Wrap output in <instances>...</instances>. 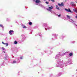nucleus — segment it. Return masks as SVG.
<instances>
[{
  "label": "nucleus",
  "instance_id": "nucleus-16",
  "mask_svg": "<svg viewBox=\"0 0 77 77\" xmlns=\"http://www.w3.org/2000/svg\"><path fill=\"white\" fill-rule=\"evenodd\" d=\"M2 49L3 50H5V48H4V47H2Z\"/></svg>",
  "mask_w": 77,
  "mask_h": 77
},
{
  "label": "nucleus",
  "instance_id": "nucleus-18",
  "mask_svg": "<svg viewBox=\"0 0 77 77\" xmlns=\"http://www.w3.org/2000/svg\"><path fill=\"white\" fill-rule=\"evenodd\" d=\"M23 28H27V27L26 26H24Z\"/></svg>",
  "mask_w": 77,
  "mask_h": 77
},
{
  "label": "nucleus",
  "instance_id": "nucleus-21",
  "mask_svg": "<svg viewBox=\"0 0 77 77\" xmlns=\"http://www.w3.org/2000/svg\"><path fill=\"white\" fill-rule=\"evenodd\" d=\"M2 43L3 44H5V43H4V42H2Z\"/></svg>",
  "mask_w": 77,
  "mask_h": 77
},
{
  "label": "nucleus",
  "instance_id": "nucleus-6",
  "mask_svg": "<svg viewBox=\"0 0 77 77\" xmlns=\"http://www.w3.org/2000/svg\"><path fill=\"white\" fill-rule=\"evenodd\" d=\"M73 11H74V12H75L77 13V9H73Z\"/></svg>",
  "mask_w": 77,
  "mask_h": 77
},
{
  "label": "nucleus",
  "instance_id": "nucleus-13",
  "mask_svg": "<svg viewBox=\"0 0 77 77\" xmlns=\"http://www.w3.org/2000/svg\"><path fill=\"white\" fill-rule=\"evenodd\" d=\"M67 18H70V16H69L68 15H67Z\"/></svg>",
  "mask_w": 77,
  "mask_h": 77
},
{
  "label": "nucleus",
  "instance_id": "nucleus-3",
  "mask_svg": "<svg viewBox=\"0 0 77 77\" xmlns=\"http://www.w3.org/2000/svg\"><path fill=\"white\" fill-rule=\"evenodd\" d=\"M58 6H64V4H63V3L62 2V3H61V4H59V3H58Z\"/></svg>",
  "mask_w": 77,
  "mask_h": 77
},
{
  "label": "nucleus",
  "instance_id": "nucleus-7",
  "mask_svg": "<svg viewBox=\"0 0 77 77\" xmlns=\"http://www.w3.org/2000/svg\"><path fill=\"white\" fill-rule=\"evenodd\" d=\"M56 7L57 9L58 10H59V7H58V6L56 5Z\"/></svg>",
  "mask_w": 77,
  "mask_h": 77
},
{
  "label": "nucleus",
  "instance_id": "nucleus-9",
  "mask_svg": "<svg viewBox=\"0 0 77 77\" xmlns=\"http://www.w3.org/2000/svg\"><path fill=\"white\" fill-rule=\"evenodd\" d=\"M71 5H74V2H71Z\"/></svg>",
  "mask_w": 77,
  "mask_h": 77
},
{
  "label": "nucleus",
  "instance_id": "nucleus-22",
  "mask_svg": "<svg viewBox=\"0 0 77 77\" xmlns=\"http://www.w3.org/2000/svg\"><path fill=\"white\" fill-rule=\"evenodd\" d=\"M45 1V0H44Z\"/></svg>",
  "mask_w": 77,
  "mask_h": 77
},
{
  "label": "nucleus",
  "instance_id": "nucleus-5",
  "mask_svg": "<svg viewBox=\"0 0 77 77\" xmlns=\"http://www.w3.org/2000/svg\"><path fill=\"white\" fill-rule=\"evenodd\" d=\"M41 1L40 0H36V3H40Z\"/></svg>",
  "mask_w": 77,
  "mask_h": 77
},
{
  "label": "nucleus",
  "instance_id": "nucleus-4",
  "mask_svg": "<svg viewBox=\"0 0 77 77\" xmlns=\"http://www.w3.org/2000/svg\"><path fill=\"white\" fill-rule=\"evenodd\" d=\"M12 33H14V31H13V30H10L9 31V33L11 35H12Z\"/></svg>",
  "mask_w": 77,
  "mask_h": 77
},
{
  "label": "nucleus",
  "instance_id": "nucleus-20",
  "mask_svg": "<svg viewBox=\"0 0 77 77\" xmlns=\"http://www.w3.org/2000/svg\"><path fill=\"white\" fill-rule=\"evenodd\" d=\"M23 59V56L20 57V59Z\"/></svg>",
  "mask_w": 77,
  "mask_h": 77
},
{
  "label": "nucleus",
  "instance_id": "nucleus-1",
  "mask_svg": "<svg viewBox=\"0 0 77 77\" xmlns=\"http://www.w3.org/2000/svg\"><path fill=\"white\" fill-rule=\"evenodd\" d=\"M48 8H49L48 9V11H50V12H51V10L53 9V7L52 6H51V7H49Z\"/></svg>",
  "mask_w": 77,
  "mask_h": 77
},
{
  "label": "nucleus",
  "instance_id": "nucleus-8",
  "mask_svg": "<svg viewBox=\"0 0 77 77\" xmlns=\"http://www.w3.org/2000/svg\"><path fill=\"white\" fill-rule=\"evenodd\" d=\"M72 55H73V54L72 53H71L69 54V56H72Z\"/></svg>",
  "mask_w": 77,
  "mask_h": 77
},
{
  "label": "nucleus",
  "instance_id": "nucleus-17",
  "mask_svg": "<svg viewBox=\"0 0 77 77\" xmlns=\"http://www.w3.org/2000/svg\"><path fill=\"white\" fill-rule=\"evenodd\" d=\"M1 27H3V25H0Z\"/></svg>",
  "mask_w": 77,
  "mask_h": 77
},
{
  "label": "nucleus",
  "instance_id": "nucleus-14",
  "mask_svg": "<svg viewBox=\"0 0 77 77\" xmlns=\"http://www.w3.org/2000/svg\"><path fill=\"white\" fill-rule=\"evenodd\" d=\"M16 61H14L13 63H16Z\"/></svg>",
  "mask_w": 77,
  "mask_h": 77
},
{
  "label": "nucleus",
  "instance_id": "nucleus-2",
  "mask_svg": "<svg viewBox=\"0 0 77 77\" xmlns=\"http://www.w3.org/2000/svg\"><path fill=\"white\" fill-rule=\"evenodd\" d=\"M65 10L66 11H67V12H71V13H72V11H71V10L70 9H69L68 10L67 9H65Z\"/></svg>",
  "mask_w": 77,
  "mask_h": 77
},
{
  "label": "nucleus",
  "instance_id": "nucleus-10",
  "mask_svg": "<svg viewBox=\"0 0 77 77\" xmlns=\"http://www.w3.org/2000/svg\"><path fill=\"white\" fill-rule=\"evenodd\" d=\"M14 44H17V41H15L14 42Z\"/></svg>",
  "mask_w": 77,
  "mask_h": 77
},
{
  "label": "nucleus",
  "instance_id": "nucleus-19",
  "mask_svg": "<svg viewBox=\"0 0 77 77\" xmlns=\"http://www.w3.org/2000/svg\"><path fill=\"white\" fill-rule=\"evenodd\" d=\"M46 3V4H48L49 3V2H45Z\"/></svg>",
  "mask_w": 77,
  "mask_h": 77
},
{
  "label": "nucleus",
  "instance_id": "nucleus-15",
  "mask_svg": "<svg viewBox=\"0 0 77 77\" xmlns=\"http://www.w3.org/2000/svg\"><path fill=\"white\" fill-rule=\"evenodd\" d=\"M60 16H61L60 14H59L58 15L57 17H60Z\"/></svg>",
  "mask_w": 77,
  "mask_h": 77
},
{
  "label": "nucleus",
  "instance_id": "nucleus-12",
  "mask_svg": "<svg viewBox=\"0 0 77 77\" xmlns=\"http://www.w3.org/2000/svg\"><path fill=\"white\" fill-rule=\"evenodd\" d=\"M29 25H32V22H29Z\"/></svg>",
  "mask_w": 77,
  "mask_h": 77
},
{
  "label": "nucleus",
  "instance_id": "nucleus-11",
  "mask_svg": "<svg viewBox=\"0 0 77 77\" xmlns=\"http://www.w3.org/2000/svg\"><path fill=\"white\" fill-rule=\"evenodd\" d=\"M4 45H6L7 46H8V44L7 43H4Z\"/></svg>",
  "mask_w": 77,
  "mask_h": 77
}]
</instances>
